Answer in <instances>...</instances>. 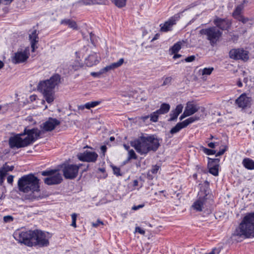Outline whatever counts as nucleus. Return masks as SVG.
Masks as SVG:
<instances>
[{
  "label": "nucleus",
  "instance_id": "obj_62",
  "mask_svg": "<svg viewBox=\"0 0 254 254\" xmlns=\"http://www.w3.org/2000/svg\"><path fill=\"white\" fill-rule=\"evenodd\" d=\"M4 66V63L0 61V69H1Z\"/></svg>",
  "mask_w": 254,
  "mask_h": 254
},
{
  "label": "nucleus",
  "instance_id": "obj_14",
  "mask_svg": "<svg viewBox=\"0 0 254 254\" xmlns=\"http://www.w3.org/2000/svg\"><path fill=\"white\" fill-rule=\"evenodd\" d=\"M78 159L81 161L95 162L98 158V154L95 152L85 151L77 155Z\"/></svg>",
  "mask_w": 254,
  "mask_h": 254
},
{
  "label": "nucleus",
  "instance_id": "obj_51",
  "mask_svg": "<svg viewBox=\"0 0 254 254\" xmlns=\"http://www.w3.org/2000/svg\"><path fill=\"white\" fill-rule=\"evenodd\" d=\"M144 206L143 204H140L137 206H134L132 207V209L134 210H138V209L142 208Z\"/></svg>",
  "mask_w": 254,
  "mask_h": 254
},
{
  "label": "nucleus",
  "instance_id": "obj_37",
  "mask_svg": "<svg viewBox=\"0 0 254 254\" xmlns=\"http://www.w3.org/2000/svg\"><path fill=\"white\" fill-rule=\"evenodd\" d=\"M172 78L171 76H168L164 78L162 86H169L171 84Z\"/></svg>",
  "mask_w": 254,
  "mask_h": 254
},
{
  "label": "nucleus",
  "instance_id": "obj_63",
  "mask_svg": "<svg viewBox=\"0 0 254 254\" xmlns=\"http://www.w3.org/2000/svg\"><path fill=\"white\" fill-rule=\"evenodd\" d=\"M138 181L137 180H134L133 181V186H137L138 185Z\"/></svg>",
  "mask_w": 254,
  "mask_h": 254
},
{
  "label": "nucleus",
  "instance_id": "obj_7",
  "mask_svg": "<svg viewBox=\"0 0 254 254\" xmlns=\"http://www.w3.org/2000/svg\"><path fill=\"white\" fill-rule=\"evenodd\" d=\"M199 33L206 35L207 39L209 41L210 44L212 46L217 43L222 34V32L216 27L202 29L200 30Z\"/></svg>",
  "mask_w": 254,
  "mask_h": 254
},
{
  "label": "nucleus",
  "instance_id": "obj_56",
  "mask_svg": "<svg viewBox=\"0 0 254 254\" xmlns=\"http://www.w3.org/2000/svg\"><path fill=\"white\" fill-rule=\"evenodd\" d=\"M189 116V115H187V114H185V111L184 112L183 114L181 116L180 119V120H182L185 117Z\"/></svg>",
  "mask_w": 254,
  "mask_h": 254
},
{
  "label": "nucleus",
  "instance_id": "obj_16",
  "mask_svg": "<svg viewBox=\"0 0 254 254\" xmlns=\"http://www.w3.org/2000/svg\"><path fill=\"white\" fill-rule=\"evenodd\" d=\"M200 109H201L202 112L204 111V108L203 107L200 108L197 105L189 102L187 103L185 109V114H187V115H189V116H191L197 112Z\"/></svg>",
  "mask_w": 254,
  "mask_h": 254
},
{
  "label": "nucleus",
  "instance_id": "obj_45",
  "mask_svg": "<svg viewBox=\"0 0 254 254\" xmlns=\"http://www.w3.org/2000/svg\"><path fill=\"white\" fill-rule=\"evenodd\" d=\"M237 20L242 21L243 23H246L249 20V18L245 17L243 15L240 17Z\"/></svg>",
  "mask_w": 254,
  "mask_h": 254
},
{
  "label": "nucleus",
  "instance_id": "obj_53",
  "mask_svg": "<svg viewBox=\"0 0 254 254\" xmlns=\"http://www.w3.org/2000/svg\"><path fill=\"white\" fill-rule=\"evenodd\" d=\"M79 66V64L78 62H77L76 64L73 65V70H76L78 69Z\"/></svg>",
  "mask_w": 254,
  "mask_h": 254
},
{
  "label": "nucleus",
  "instance_id": "obj_46",
  "mask_svg": "<svg viewBox=\"0 0 254 254\" xmlns=\"http://www.w3.org/2000/svg\"><path fill=\"white\" fill-rule=\"evenodd\" d=\"M195 59V57L194 56H191L190 57H187L185 59V61L186 62H191L193 61Z\"/></svg>",
  "mask_w": 254,
  "mask_h": 254
},
{
  "label": "nucleus",
  "instance_id": "obj_39",
  "mask_svg": "<svg viewBox=\"0 0 254 254\" xmlns=\"http://www.w3.org/2000/svg\"><path fill=\"white\" fill-rule=\"evenodd\" d=\"M203 150L205 153L207 155H213L216 153V151L210 149H208L205 147L203 148Z\"/></svg>",
  "mask_w": 254,
  "mask_h": 254
},
{
  "label": "nucleus",
  "instance_id": "obj_1",
  "mask_svg": "<svg viewBox=\"0 0 254 254\" xmlns=\"http://www.w3.org/2000/svg\"><path fill=\"white\" fill-rule=\"evenodd\" d=\"M60 124V122L57 119L49 118L41 126V128L43 130H40L37 128L32 129L25 128L23 133L17 134L9 138V146L11 148H19L27 146L37 140L44 131H52Z\"/></svg>",
  "mask_w": 254,
  "mask_h": 254
},
{
  "label": "nucleus",
  "instance_id": "obj_8",
  "mask_svg": "<svg viewBox=\"0 0 254 254\" xmlns=\"http://www.w3.org/2000/svg\"><path fill=\"white\" fill-rule=\"evenodd\" d=\"M82 164H64L63 172L65 178L68 179H73L75 178L78 174V171Z\"/></svg>",
  "mask_w": 254,
  "mask_h": 254
},
{
  "label": "nucleus",
  "instance_id": "obj_59",
  "mask_svg": "<svg viewBox=\"0 0 254 254\" xmlns=\"http://www.w3.org/2000/svg\"><path fill=\"white\" fill-rule=\"evenodd\" d=\"M78 108L79 110H84L85 108H86L85 107V104L79 106L78 107Z\"/></svg>",
  "mask_w": 254,
  "mask_h": 254
},
{
  "label": "nucleus",
  "instance_id": "obj_18",
  "mask_svg": "<svg viewBox=\"0 0 254 254\" xmlns=\"http://www.w3.org/2000/svg\"><path fill=\"white\" fill-rule=\"evenodd\" d=\"M124 60L123 58L120 59L118 62L113 63L110 65L102 68L100 70V73L103 74L106 73L110 70L117 68L121 66L124 63Z\"/></svg>",
  "mask_w": 254,
  "mask_h": 254
},
{
  "label": "nucleus",
  "instance_id": "obj_4",
  "mask_svg": "<svg viewBox=\"0 0 254 254\" xmlns=\"http://www.w3.org/2000/svg\"><path fill=\"white\" fill-rule=\"evenodd\" d=\"M61 78L59 74H56L49 79L40 81L38 88L42 93L46 101L48 103L53 102L55 99L54 89L60 82Z\"/></svg>",
  "mask_w": 254,
  "mask_h": 254
},
{
  "label": "nucleus",
  "instance_id": "obj_28",
  "mask_svg": "<svg viewBox=\"0 0 254 254\" xmlns=\"http://www.w3.org/2000/svg\"><path fill=\"white\" fill-rule=\"evenodd\" d=\"M200 118V116L195 115L194 116L190 117L182 122L183 123V125H184L185 127H186L190 124L194 122L199 120Z\"/></svg>",
  "mask_w": 254,
  "mask_h": 254
},
{
  "label": "nucleus",
  "instance_id": "obj_41",
  "mask_svg": "<svg viewBox=\"0 0 254 254\" xmlns=\"http://www.w3.org/2000/svg\"><path fill=\"white\" fill-rule=\"evenodd\" d=\"M77 214L76 213H72L71 214V218H72V222L71 224V226L76 227V220Z\"/></svg>",
  "mask_w": 254,
  "mask_h": 254
},
{
  "label": "nucleus",
  "instance_id": "obj_38",
  "mask_svg": "<svg viewBox=\"0 0 254 254\" xmlns=\"http://www.w3.org/2000/svg\"><path fill=\"white\" fill-rule=\"evenodd\" d=\"M128 160L131 159H136L137 158V156L132 149L128 151Z\"/></svg>",
  "mask_w": 254,
  "mask_h": 254
},
{
  "label": "nucleus",
  "instance_id": "obj_61",
  "mask_svg": "<svg viewBox=\"0 0 254 254\" xmlns=\"http://www.w3.org/2000/svg\"><path fill=\"white\" fill-rule=\"evenodd\" d=\"M237 85L239 87H241L243 86V84L240 80H239L237 82Z\"/></svg>",
  "mask_w": 254,
  "mask_h": 254
},
{
  "label": "nucleus",
  "instance_id": "obj_43",
  "mask_svg": "<svg viewBox=\"0 0 254 254\" xmlns=\"http://www.w3.org/2000/svg\"><path fill=\"white\" fill-rule=\"evenodd\" d=\"M13 218L10 215H7L3 217V221L4 222L8 223L12 221Z\"/></svg>",
  "mask_w": 254,
  "mask_h": 254
},
{
  "label": "nucleus",
  "instance_id": "obj_17",
  "mask_svg": "<svg viewBox=\"0 0 254 254\" xmlns=\"http://www.w3.org/2000/svg\"><path fill=\"white\" fill-rule=\"evenodd\" d=\"M100 60V58L97 53H91L85 59V64L88 66H92L97 64Z\"/></svg>",
  "mask_w": 254,
  "mask_h": 254
},
{
  "label": "nucleus",
  "instance_id": "obj_24",
  "mask_svg": "<svg viewBox=\"0 0 254 254\" xmlns=\"http://www.w3.org/2000/svg\"><path fill=\"white\" fill-rule=\"evenodd\" d=\"M242 164L248 170H254V161L249 158H244Z\"/></svg>",
  "mask_w": 254,
  "mask_h": 254
},
{
  "label": "nucleus",
  "instance_id": "obj_40",
  "mask_svg": "<svg viewBox=\"0 0 254 254\" xmlns=\"http://www.w3.org/2000/svg\"><path fill=\"white\" fill-rule=\"evenodd\" d=\"M114 174L117 176H122V174L120 173V168L116 166L112 167Z\"/></svg>",
  "mask_w": 254,
  "mask_h": 254
},
{
  "label": "nucleus",
  "instance_id": "obj_30",
  "mask_svg": "<svg viewBox=\"0 0 254 254\" xmlns=\"http://www.w3.org/2000/svg\"><path fill=\"white\" fill-rule=\"evenodd\" d=\"M181 49V43L179 42L174 44L173 46L170 49V51L171 54H175L178 53Z\"/></svg>",
  "mask_w": 254,
  "mask_h": 254
},
{
  "label": "nucleus",
  "instance_id": "obj_58",
  "mask_svg": "<svg viewBox=\"0 0 254 254\" xmlns=\"http://www.w3.org/2000/svg\"><path fill=\"white\" fill-rule=\"evenodd\" d=\"M181 56H182V55L180 54H175L174 56H173V59H176L180 58Z\"/></svg>",
  "mask_w": 254,
  "mask_h": 254
},
{
  "label": "nucleus",
  "instance_id": "obj_33",
  "mask_svg": "<svg viewBox=\"0 0 254 254\" xmlns=\"http://www.w3.org/2000/svg\"><path fill=\"white\" fill-rule=\"evenodd\" d=\"M100 101H93L90 102H88L85 104V107L86 109H90L91 108H94L97 105H98L100 103Z\"/></svg>",
  "mask_w": 254,
  "mask_h": 254
},
{
  "label": "nucleus",
  "instance_id": "obj_57",
  "mask_svg": "<svg viewBox=\"0 0 254 254\" xmlns=\"http://www.w3.org/2000/svg\"><path fill=\"white\" fill-rule=\"evenodd\" d=\"M149 118H150V116H145L143 117H141V119L143 120V121H145L146 120H147Z\"/></svg>",
  "mask_w": 254,
  "mask_h": 254
},
{
  "label": "nucleus",
  "instance_id": "obj_64",
  "mask_svg": "<svg viewBox=\"0 0 254 254\" xmlns=\"http://www.w3.org/2000/svg\"><path fill=\"white\" fill-rule=\"evenodd\" d=\"M124 147L127 150H128L129 148V146L126 144H124Z\"/></svg>",
  "mask_w": 254,
  "mask_h": 254
},
{
  "label": "nucleus",
  "instance_id": "obj_22",
  "mask_svg": "<svg viewBox=\"0 0 254 254\" xmlns=\"http://www.w3.org/2000/svg\"><path fill=\"white\" fill-rule=\"evenodd\" d=\"M176 24V19L174 17H172L166 21L164 25L161 26V30L163 32H167L171 29L172 27Z\"/></svg>",
  "mask_w": 254,
  "mask_h": 254
},
{
  "label": "nucleus",
  "instance_id": "obj_13",
  "mask_svg": "<svg viewBox=\"0 0 254 254\" xmlns=\"http://www.w3.org/2000/svg\"><path fill=\"white\" fill-rule=\"evenodd\" d=\"M34 231L29 230L26 232H21L18 234H15V238L20 243H24L28 246H32V240Z\"/></svg>",
  "mask_w": 254,
  "mask_h": 254
},
{
  "label": "nucleus",
  "instance_id": "obj_31",
  "mask_svg": "<svg viewBox=\"0 0 254 254\" xmlns=\"http://www.w3.org/2000/svg\"><path fill=\"white\" fill-rule=\"evenodd\" d=\"M13 168L14 167L13 166H9L5 164L4 165H3V167L0 169V171L6 175L7 172L12 171Z\"/></svg>",
  "mask_w": 254,
  "mask_h": 254
},
{
  "label": "nucleus",
  "instance_id": "obj_55",
  "mask_svg": "<svg viewBox=\"0 0 254 254\" xmlns=\"http://www.w3.org/2000/svg\"><path fill=\"white\" fill-rule=\"evenodd\" d=\"M208 146L209 147L211 148H214L215 147V143L213 142H210L208 144Z\"/></svg>",
  "mask_w": 254,
  "mask_h": 254
},
{
  "label": "nucleus",
  "instance_id": "obj_35",
  "mask_svg": "<svg viewBox=\"0 0 254 254\" xmlns=\"http://www.w3.org/2000/svg\"><path fill=\"white\" fill-rule=\"evenodd\" d=\"M209 172L210 174H212L215 176L218 175V166L215 165L213 167H210Z\"/></svg>",
  "mask_w": 254,
  "mask_h": 254
},
{
  "label": "nucleus",
  "instance_id": "obj_29",
  "mask_svg": "<svg viewBox=\"0 0 254 254\" xmlns=\"http://www.w3.org/2000/svg\"><path fill=\"white\" fill-rule=\"evenodd\" d=\"M170 108V106L168 104L163 103L161 105L160 109L157 110V111L160 115L165 114L169 112Z\"/></svg>",
  "mask_w": 254,
  "mask_h": 254
},
{
  "label": "nucleus",
  "instance_id": "obj_3",
  "mask_svg": "<svg viewBox=\"0 0 254 254\" xmlns=\"http://www.w3.org/2000/svg\"><path fill=\"white\" fill-rule=\"evenodd\" d=\"M233 237L254 238V212L247 213L232 233Z\"/></svg>",
  "mask_w": 254,
  "mask_h": 254
},
{
  "label": "nucleus",
  "instance_id": "obj_60",
  "mask_svg": "<svg viewBox=\"0 0 254 254\" xmlns=\"http://www.w3.org/2000/svg\"><path fill=\"white\" fill-rule=\"evenodd\" d=\"M159 36V35L158 34H156L155 35L154 37L151 40V41L152 42V41H153L154 40H157Z\"/></svg>",
  "mask_w": 254,
  "mask_h": 254
},
{
  "label": "nucleus",
  "instance_id": "obj_2",
  "mask_svg": "<svg viewBox=\"0 0 254 254\" xmlns=\"http://www.w3.org/2000/svg\"><path fill=\"white\" fill-rule=\"evenodd\" d=\"M131 146L140 155L146 154L150 151H156L159 146V140L153 135L142 136L131 141Z\"/></svg>",
  "mask_w": 254,
  "mask_h": 254
},
{
  "label": "nucleus",
  "instance_id": "obj_54",
  "mask_svg": "<svg viewBox=\"0 0 254 254\" xmlns=\"http://www.w3.org/2000/svg\"><path fill=\"white\" fill-rule=\"evenodd\" d=\"M102 73H100V70L98 72H92L91 74L93 76H98L101 75Z\"/></svg>",
  "mask_w": 254,
  "mask_h": 254
},
{
  "label": "nucleus",
  "instance_id": "obj_42",
  "mask_svg": "<svg viewBox=\"0 0 254 254\" xmlns=\"http://www.w3.org/2000/svg\"><path fill=\"white\" fill-rule=\"evenodd\" d=\"M160 169V166L158 165H155L152 167L150 172L152 174H156Z\"/></svg>",
  "mask_w": 254,
  "mask_h": 254
},
{
  "label": "nucleus",
  "instance_id": "obj_11",
  "mask_svg": "<svg viewBox=\"0 0 254 254\" xmlns=\"http://www.w3.org/2000/svg\"><path fill=\"white\" fill-rule=\"evenodd\" d=\"M230 58L235 60L247 61L249 59V52L243 48L232 49L229 51Z\"/></svg>",
  "mask_w": 254,
  "mask_h": 254
},
{
  "label": "nucleus",
  "instance_id": "obj_12",
  "mask_svg": "<svg viewBox=\"0 0 254 254\" xmlns=\"http://www.w3.org/2000/svg\"><path fill=\"white\" fill-rule=\"evenodd\" d=\"M203 193L201 192L198 193V198L193 203L192 207L197 211H202L205 207H208V203H210L212 200H209L208 201V195H203Z\"/></svg>",
  "mask_w": 254,
  "mask_h": 254
},
{
  "label": "nucleus",
  "instance_id": "obj_48",
  "mask_svg": "<svg viewBox=\"0 0 254 254\" xmlns=\"http://www.w3.org/2000/svg\"><path fill=\"white\" fill-rule=\"evenodd\" d=\"M135 232H138L139 233L144 235L145 234V231L141 229L140 227H137L135 228Z\"/></svg>",
  "mask_w": 254,
  "mask_h": 254
},
{
  "label": "nucleus",
  "instance_id": "obj_50",
  "mask_svg": "<svg viewBox=\"0 0 254 254\" xmlns=\"http://www.w3.org/2000/svg\"><path fill=\"white\" fill-rule=\"evenodd\" d=\"M226 150V148H224V149H221L219 151H218L216 153V156H219L222 155V154H223L224 153V152Z\"/></svg>",
  "mask_w": 254,
  "mask_h": 254
},
{
  "label": "nucleus",
  "instance_id": "obj_5",
  "mask_svg": "<svg viewBox=\"0 0 254 254\" xmlns=\"http://www.w3.org/2000/svg\"><path fill=\"white\" fill-rule=\"evenodd\" d=\"M19 190L24 193L39 191V180L32 174L24 175L18 181Z\"/></svg>",
  "mask_w": 254,
  "mask_h": 254
},
{
  "label": "nucleus",
  "instance_id": "obj_20",
  "mask_svg": "<svg viewBox=\"0 0 254 254\" xmlns=\"http://www.w3.org/2000/svg\"><path fill=\"white\" fill-rule=\"evenodd\" d=\"M29 38L31 43L32 52H34L35 49L37 48V47H36V45L38 42V37L37 30L34 29L30 31Z\"/></svg>",
  "mask_w": 254,
  "mask_h": 254
},
{
  "label": "nucleus",
  "instance_id": "obj_19",
  "mask_svg": "<svg viewBox=\"0 0 254 254\" xmlns=\"http://www.w3.org/2000/svg\"><path fill=\"white\" fill-rule=\"evenodd\" d=\"M214 23L220 29L224 30L229 28L231 23L227 20L217 18L214 20Z\"/></svg>",
  "mask_w": 254,
  "mask_h": 254
},
{
  "label": "nucleus",
  "instance_id": "obj_27",
  "mask_svg": "<svg viewBox=\"0 0 254 254\" xmlns=\"http://www.w3.org/2000/svg\"><path fill=\"white\" fill-rule=\"evenodd\" d=\"M185 126L182 122L178 123L174 127H173L170 131L171 134H174L179 132L182 129L185 128Z\"/></svg>",
  "mask_w": 254,
  "mask_h": 254
},
{
  "label": "nucleus",
  "instance_id": "obj_36",
  "mask_svg": "<svg viewBox=\"0 0 254 254\" xmlns=\"http://www.w3.org/2000/svg\"><path fill=\"white\" fill-rule=\"evenodd\" d=\"M214 70V68L211 67H209V68H203L202 71H201V74L202 75H210L212 72Z\"/></svg>",
  "mask_w": 254,
  "mask_h": 254
},
{
  "label": "nucleus",
  "instance_id": "obj_34",
  "mask_svg": "<svg viewBox=\"0 0 254 254\" xmlns=\"http://www.w3.org/2000/svg\"><path fill=\"white\" fill-rule=\"evenodd\" d=\"M127 0H114V4L118 7L121 8L126 5Z\"/></svg>",
  "mask_w": 254,
  "mask_h": 254
},
{
  "label": "nucleus",
  "instance_id": "obj_9",
  "mask_svg": "<svg viewBox=\"0 0 254 254\" xmlns=\"http://www.w3.org/2000/svg\"><path fill=\"white\" fill-rule=\"evenodd\" d=\"M34 235H33V241L35 246H38L40 247H47L49 244L48 234H46L42 231L34 230Z\"/></svg>",
  "mask_w": 254,
  "mask_h": 254
},
{
  "label": "nucleus",
  "instance_id": "obj_6",
  "mask_svg": "<svg viewBox=\"0 0 254 254\" xmlns=\"http://www.w3.org/2000/svg\"><path fill=\"white\" fill-rule=\"evenodd\" d=\"M41 174L43 176L47 177L44 179V182L48 185L59 184L63 180L62 175L58 170L44 171L42 172Z\"/></svg>",
  "mask_w": 254,
  "mask_h": 254
},
{
  "label": "nucleus",
  "instance_id": "obj_10",
  "mask_svg": "<svg viewBox=\"0 0 254 254\" xmlns=\"http://www.w3.org/2000/svg\"><path fill=\"white\" fill-rule=\"evenodd\" d=\"M30 56L29 48L18 50L11 57V62L14 64H19L26 62Z\"/></svg>",
  "mask_w": 254,
  "mask_h": 254
},
{
  "label": "nucleus",
  "instance_id": "obj_15",
  "mask_svg": "<svg viewBox=\"0 0 254 254\" xmlns=\"http://www.w3.org/2000/svg\"><path fill=\"white\" fill-rule=\"evenodd\" d=\"M252 98L247 95L246 93L241 94L235 101V104L239 108L245 109L250 106Z\"/></svg>",
  "mask_w": 254,
  "mask_h": 254
},
{
  "label": "nucleus",
  "instance_id": "obj_32",
  "mask_svg": "<svg viewBox=\"0 0 254 254\" xmlns=\"http://www.w3.org/2000/svg\"><path fill=\"white\" fill-rule=\"evenodd\" d=\"M160 115V114L158 112L157 110L154 112L150 115V121L153 122H157Z\"/></svg>",
  "mask_w": 254,
  "mask_h": 254
},
{
  "label": "nucleus",
  "instance_id": "obj_25",
  "mask_svg": "<svg viewBox=\"0 0 254 254\" xmlns=\"http://www.w3.org/2000/svg\"><path fill=\"white\" fill-rule=\"evenodd\" d=\"M61 23L62 24L67 25L68 27L73 30H77L78 29V27L75 21L71 19H65L62 20Z\"/></svg>",
  "mask_w": 254,
  "mask_h": 254
},
{
  "label": "nucleus",
  "instance_id": "obj_21",
  "mask_svg": "<svg viewBox=\"0 0 254 254\" xmlns=\"http://www.w3.org/2000/svg\"><path fill=\"white\" fill-rule=\"evenodd\" d=\"M183 109V106L182 104H179L177 106L175 110H172L170 114V118L169 119V121H173L176 120L179 114L182 112Z\"/></svg>",
  "mask_w": 254,
  "mask_h": 254
},
{
  "label": "nucleus",
  "instance_id": "obj_49",
  "mask_svg": "<svg viewBox=\"0 0 254 254\" xmlns=\"http://www.w3.org/2000/svg\"><path fill=\"white\" fill-rule=\"evenodd\" d=\"M13 178H14V176L12 175L8 176L7 178V181L8 183L12 184V183L13 181Z\"/></svg>",
  "mask_w": 254,
  "mask_h": 254
},
{
  "label": "nucleus",
  "instance_id": "obj_47",
  "mask_svg": "<svg viewBox=\"0 0 254 254\" xmlns=\"http://www.w3.org/2000/svg\"><path fill=\"white\" fill-rule=\"evenodd\" d=\"M100 224L103 225V222L100 220H98L96 223H92V225L94 227H97Z\"/></svg>",
  "mask_w": 254,
  "mask_h": 254
},
{
  "label": "nucleus",
  "instance_id": "obj_44",
  "mask_svg": "<svg viewBox=\"0 0 254 254\" xmlns=\"http://www.w3.org/2000/svg\"><path fill=\"white\" fill-rule=\"evenodd\" d=\"M6 175L0 171V185H2L4 182V178Z\"/></svg>",
  "mask_w": 254,
  "mask_h": 254
},
{
  "label": "nucleus",
  "instance_id": "obj_26",
  "mask_svg": "<svg viewBox=\"0 0 254 254\" xmlns=\"http://www.w3.org/2000/svg\"><path fill=\"white\" fill-rule=\"evenodd\" d=\"M244 8L243 4H240L238 5L233 13V16L236 19H238L240 17L242 16L241 13Z\"/></svg>",
  "mask_w": 254,
  "mask_h": 254
},
{
  "label": "nucleus",
  "instance_id": "obj_52",
  "mask_svg": "<svg viewBox=\"0 0 254 254\" xmlns=\"http://www.w3.org/2000/svg\"><path fill=\"white\" fill-rule=\"evenodd\" d=\"M102 152L104 154L107 150V147L105 145H103L100 147Z\"/></svg>",
  "mask_w": 254,
  "mask_h": 254
},
{
  "label": "nucleus",
  "instance_id": "obj_23",
  "mask_svg": "<svg viewBox=\"0 0 254 254\" xmlns=\"http://www.w3.org/2000/svg\"><path fill=\"white\" fill-rule=\"evenodd\" d=\"M107 2V0H80L79 3L82 5H88L96 4H105Z\"/></svg>",
  "mask_w": 254,
  "mask_h": 254
}]
</instances>
